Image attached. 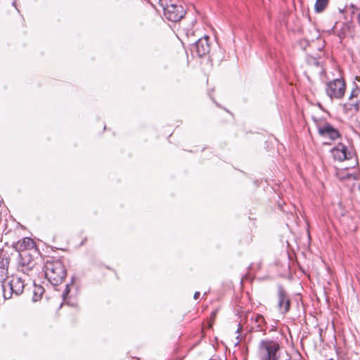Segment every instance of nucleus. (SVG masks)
<instances>
[{"label": "nucleus", "instance_id": "1", "mask_svg": "<svg viewBox=\"0 0 360 360\" xmlns=\"http://www.w3.org/2000/svg\"><path fill=\"white\" fill-rule=\"evenodd\" d=\"M281 347L275 339L264 338L259 341L257 356L259 360H279Z\"/></svg>", "mask_w": 360, "mask_h": 360}, {"label": "nucleus", "instance_id": "2", "mask_svg": "<svg viewBox=\"0 0 360 360\" xmlns=\"http://www.w3.org/2000/svg\"><path fill=\"white\" fill-rule=\"evenodd\" d=\"M67 271L60 260L47 261L45 265V276L53 285L60 284L66 277Z\"/></svg>", "mask_w": 360, "mask_h": 360}, {"label": "nucleus", "instance_id": "3", "mask_svg": "<svg viewBox=\"0 0 360 360\" xmlns=\"http://www.w3.org/2000/svg\"><path fill=\"white\" fill-rule=\"evenodd\" d=\"M25 279L18 276H11L1 285L3 297L5 300L12 298L13 295L19 296L25 289Z\"/></svg>", "mask_w": 360, "mask_h": 360}, {"label": "nucleus", "instance_id": "4", "mask_svg": "<svg viewBox=\"0 0 360 360\" xmlns=\"http://www.w3.org/2000/svg\"><path fill=\"white\" fill-rule=\"evenodd\" d=\"M326 93L331 99H341L346 91V84L343 79H333L326 84Z\"/></svg>", "mask_w": 360, "mask_h": 360}, {"label": "nucleus", "instance_id": "5", "mask_svg": "<svg viewBox=\"0 0 360 360\" xmlns=\"http://www.w3.org/2000/svg\"><path fill=\"white\" fill-rule=\"evenodd\" d=\"M342 111L347 115H354L360 109V88L357 86L350 92L347 101L342 105Z\"/></svg>", "mask_w": 360, "mask_h": 360}, {"label": "nucleus", "instance_id": "6", "mask_svg": "<svg viewBox=\"0 0 360 360\" xmlns=\"http://www.w3.org/2000/svg\"><path fill=\"white\" fill-rule=\"evenodd\" d=\"M316 127L319 134L322 137L334 141L340 136L338 130L327 122L321 120L317 122Z\"/></svg>", "mask_w": 360, "mask_h": 360}, {"label": "nucleus", "instance_id": "7", "mask_svg": "<svg viewBox=\"0 0 360 360\" xmlns=\"http://www.w3.org/2000/svg\"><path fill=\"white\" fill-rule=\"evenodd\" d=\"M165 17L170 21L177 22L185 14L184 8L180 5L171 4L163 8Z\"/></svg>", "mask_w": 360, "mask_h": 360}, {"label": "nucleus", "instance_id": "8", "mask_svg": "<svg viewBox=\"0 0 360 360\" xmlns=\"http://www.w3.org/2000/svg\"><path fill=\"white\" fill-rule=\"evenodd\" d=\"M277 307L278 311L282 314H285L290 311V300L285 290L281 285L278 286V303Z\"/></svg>", "mask_w": 360, "mask_h": 360}, {"label": "nucleus", "instance_id": "9", "mask_svg": "<svg viewBox=\"0 0 360 360\" xmlns=\"http://www.w3.org/2000/svg\"><path fill=\"white\" fill-rule=\"evenodd\" d=\"M35 266V262L28 253L20 254L18 261V269L28 274Z\"/></svg>", "mask_w": 360, "mask_h": 360}, {"label": "nucleus", "instance_id": "10", "mask_svg": "<svg viewBox=\"0 0 360 360\" xmlns=\"http://www.w3.org/2000/svg\"><path fill=\"white\" fill-rule=\"evenodd\" d=\"M192 51L195 52L199 57L206 56L210 51V37L207 35L199 39L192 48Z\"/></svg>", "mask_w": 360, "mask_h": 360}, {"label": "nucleus", "instance_id": "11", "mask_svg": "<svg viewBox=\"0 0 360 360\" xmlns=\"http://www.w3.org/2000/svg\"><path fill=\"white\" fill-rule=\"evenodd\" d=\"M331 153L335 160L343 161L352 158V153L348 152L347 147L342 143H338L331 149Z\"/></svg>", "mask_w": 360, "mask_h": 360}, {"label": "nucleus", "instance_id": "12", "mask_svg": "<svg viewBox=\"0 0 360 360\" xmlns=\"http://www.w3.org/2000/svg\"><path fill=\"white\" fill-rule=\"evenodd\" d=\"M34 247V242L30 238H24L13 244L14 249L18 252H22Z\"/></svg>", "mask_w": 360, "mask_h": 360}, {"label": "nucleus", "instance_id": "13", "mask_svg": "<svg viewBox=\"0 0 360 360\" xmlns=\"http://www.w3.org/2000/svg\"><path fill=\"white\" fill-rule=\"evenodd\" d=\"M9 264V259L7 257H2L0 260V283L2 285L3 282L6 281L10 277L8 276Z\"/></svg>", "mask_w": 360, "mask_h": 360}, {"label": "nucleus", "instance_id": "14", "mask_svg": "<svg viewBox=\"0 0 360 360\" xmlns=\"http://www.w3.org/2000/svg\"><path fill=\"white\" fill-rule=\"evenodd\" d=\"M251 319L254 323V327L256 328L257 331H266V322L262 315L259 314H254Z\"/></svg>", "mask_w": 360, "mask_h": 360}, {"label": "nucleus", "instance_id": "15", "mask_svg": "<svg viewBox=\"0 0 360 360\" xmlns=\"http://www.w3.org/2000/svg\"><path fill=\"white\" fill-rule=\"evenodd\" d=\"M44 293V288L41 285L34 284L32 290V301L35 302L41 300Z\"/></svg>", "mask_w": 360, "mask_h": 360}, {"label": "nucleus", "instance_id": "16", "mask_svg": "<svg viewBox=\"0 0 360 360\" xmlns=\"http://www.w3.org/2000/svg\"><path fill=\"white\" fill-rule=\"evenodd\" d=\"M329 0H316L314 8L317 13L322 12L326 8L328 4Z\"/></svg>", "mask_w": 360, "mask_h": 360}, {"label": "nucleus", "instance_id": "17", "mask_svg": "<svg viewBox=\"0 0 360 360\" xmlns=\"http://www.w3.org/2000/svg\"><path fill=\"white\" fill-rule=\"evenodd\" d=\"M356 179V176L353 174H340V179L341 180H344V179Z\"/></svg>", "mask_w": 360, "mask_h": 360}, {"label": "nucleus", "instance_id": "18", "mask_svg": "<svg viewBox=\"0 0 360 360\" xmlns=\"http://www.w3.org/2000/svg\"><path fill=\"white\" fill-rule=\"evenodd\" d=\"M68 292H69V289H68V285H67L65 287V290L63 293V296L65 297V295H67L68 294Z\"/></svg>", "mask_w": 360, "mask_h": 360}, {"label": "nucleus", "instance_id": "19", "mask_svg": "<svg viewBox=\"0 0 360 360\" xmlns=\"http://www.w3.org/2000/svg\"><path fill=\"white\" fill-rule=\"evenodd\" d=\"M200 292H195V294H194V299L195 300H198L200 297Z\"/></svg>", "mask_w": 360, "mask_h": 360}, {"label": "nucleus", "instance_id": "20", "mask_svg": "<svg viewBox=\"0 0 360 360\" xmlns=\"http://www.w3.org/2000/svg\"><path fill=\"white\" fill-rule=\"evenodd\" d=\"M355 79H356L357 81H360V77H359V76H356Z\"/></svg>", "mask_w": 360, "mask_h": 360}]
</instances>
